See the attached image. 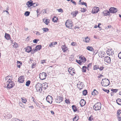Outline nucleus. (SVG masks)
<instances>
[{"label": "nucleus", "instance_id": "7c9ffc66", "mask_svg": "<svg viewBox=\"0 0 121 121\" xmlns=\"http://www.w3.org/2000/svg\"><path fill=\"white\" fill-rule=\"evenodd\" d=\"M58 20V19L57 17H54L52 19V21H53L54 22H56Z\"/></svg>", "mask_w": 121, "mask_h": 121}, {"label": "nucleus", "instance_id": "6e6d98bb", "mask_svg": "<svg viewBox=\"0 0 121 121\" xmlns=\"http://www.w3.org/2000/svg\"><path fill=\"white\" fill-rule=\"evenodd\" d=\"M71 45L73 46H75L77 45V43L75 42H72L71 44Z\"/></svg>", "mask_w": 121, "mask_h": 121}, {"label": "nucleus", "instance_id": "72a5a7b5", "mask_svg": "<svg viewBox=\"0 0 121 121\" xmlns=\"http://www.w3.org/2000/svg\"><path fill=\"white\" fill-rule=\"evenodd\" d=\"M6 116L7 118L8 119H10L12 117V115L10 114H7Z\"/></svg>", "mask_w": 121, "mask_h": 121}, {"label": "nucleus", "instance_id": "b1692460", "mask_svg": "<svg viewBox=\"0 0 121 121\" xmlns=\"http://www.w3.org/2000/svg\"><path fill=\"white\" fill-rule=\"evenodd\" d=\"M79 58L80 59V60L82 62L84 63L86 61V59L84 57H79Z\"/></svg>", "mask_w": 121, "mask_h": 121}, {"label": "nucleus", "instance_id": "0eeeda50", "mask_svg": "<svg viewBox=\"0 0 121 121\" xmlns=\"http://www.w3.org/2000/svg\"><path fill=\"white\" fill-rule=\"evenodd\" d=\"M46 101L48 102L51 104L52 102L53 99L52 96L50 95L48 96L46 98Z\"/></svg>", "mask_w": 121, "mask_h": 121}, {"label": "nucleus", "instance_id": "603ef678", "mask_svg": "<svg viewBox=\"0 0 121 121\" xmlns=\"http://www.w3.org/2000/svg\"><path fill=\"white\" fill-rule=\"evenodd\" d=\"M93 120V116L91 115L90 117H89L88 118V120L90 121H91L92 120Z\"/></svg>", "mask_w": 121, "mask_h": 121}, {"label": "nucleus", "instance_id": "393cba45", "mask_svg": "<svg viewBox=\"0 0 121 121\" xmlns=\"http://www.w3.org/2000/svg\"><path fill=\"white\" fill-rule=\"evenodd\" d=\"M42 46L41 45H38L36 46L35 48L36 51H37L38 50H39L41 49Z\"/></svg>", "mask_w": 121, "mask_h": 121}, {"label": "nucleus", "instance_id": "680f3d73", "mask_svg": "<svg viewBox=\"0 0 121 121\" xmlns=\"http://www.w3.org/2000/svg\"><path fill=\"white\" fill-rule=\"evenodd\" d=\"M118 56L120 59H121V52L118 54Z\"/></svg>", "mask_w": 121, "mask_h": 121}, {"label": "nucleus", "instance_id": "4be33fe9", "mask_svg": "<svg viewBox=\"0 0 121 121\" xmlns=\"http://www.w3.org/2000/svg\"><path fill=\"white\" fill-rule=\"evenodd\" d=\"M83 41L86 43L89 42L90 40V39L88 37H86L85 38H83Z\"/></svg>", "mask_w": 121, "mask_h": 121}, {"label": "nucleus", "instance_id": "ddd939ff", "mask_svg": "<svg viewBox=\"0 0 121 121\" xmlns=\"http://www.w3.org/2000/svg\"><path fill=\"white\" fill-rule=\"evenodd\" d=\"M104 61L108 63L111 62V59L110 57L108 56H105L104 58Z\"/></svg>", "mask_w": 121, "mask_h": 121}, {"label": "nucleus", "instance_id": "6ab92c4d", "mask_svg": "<svg viewBox=\"0 0 121 121\" xmlns=\"http://www.w3.org/2000/svg\"><path fill=\"white\" fill-rule=\"evenodd\" d=\"M26 51L27 52L29 53L32 50V48L30 46H28L25 48Z\"/></svg>", "mask_w": 121, "mask_h": 121}, {"label": "nucleus", "instance_id": "2f4dec72", "mask_svg": "<svg viewBox=\"0 0 121 121\" xmlns=\"http://www.w3.org/2000/svg\"><path fill=\"white\" fill-rule=\"evenodd\" d=\"M71 67L70 68H69V69L68 70V71L69 72L70 74H71L73 76V74L72 73L71 71L73 69H71Z\"/></svg>", "mask_w": 121, "mask_h": 121}, {"label": "nucleus", "instance_id": "a18cd8bd", "mask_svg": "<svg viewBox=\"0 0 121 121\" xmlns=\"http://www.w3.org/2000/svg\"><path fill=\"white\" fill-rule=\"evenodd\" d=\"M87 91L86 90H85L83 91V95H85L87 94Z\"/></svg>", "mask_w": 121, "mask_h": 121}, {"label": "nucleus", "instance_id": "bf43d9fd", "mask_svg": "<svg viewBox=\"0 0 121 121\" xmlns=\"http://www.w3.org/2000/svg\"><path fill=\"white\" fill-rule=\"evenodd\" d=\"M39 40H38L37 39H35L33 40V41L34 43H37L38 41Z\"/></svg>", "mask_w": 121, "mask_h": 121}, {"label": "nucleus", "instance_id": "79ce46f5", "mask_svg": "<svg viewBox=\"0 0 121 121\" xmlns=\"http://www.w3.org/2000/svg\"><path fill=\"white\" fill-rule=\"evenodd\" d=\"M76 62H77L80 65H82V63L80 60H76Z\"/></svg>", "mask_w": 121, "mask_h": 121}, {"label": "nucleus", "instance_id": "2eb2a0df", "mask_svg": "<svg viewBox=\"0 0 121 121\" xmlns=\"http://www.w3.org/2000/svg\"><path fill=\"white\" fill-rule=\"evenodd\" d=\"M102 14L104 16L108 15H110V12L109 11L105 10L102 12Z\"/></svg>", "mask_w": 121, "mask_h": 121}, {"label": "nucleus", "instance_id": "13d9d810", "mask_svg": "<svg viewBox=\"0 0 121 121\" xmlns=\"http://www.w3.org/2000/svg\"><path fill=\"white\" fill-rule=\"evenodd\" d=\"M121 113V110L120 109L118 110L117 111V114H120Z\"/></svg>", "mask_w": 121, "mask_h": 121}, {"label": "nucleus", "instance_id": "4c0bfd02", "mask_svg": "<svg viewBox=\"0 0 121 121\" xmlns=\"http://www.w3.org/2000/svg\"><path fill=\"white\" fill-rule=\"evenodd\" d=\"M44 31V32H46L49 30V29L48 28H43L42 29Z\"/></svg>", "mask_w": 121, "mask_h": 121}, {"label": "nucleus", "instance_id": "473e14b6", "mask_svg": "<svg viewBox=\"0 0 121 121\" xmlns=\"http://www.w3.org/2000/svg\"><path fill=\"white\" fill-rule=\"evenodd\" d=\"M87 68L86 66H83L82 69V72H85L86 71V69Z\"/></svg>", "mask_w": 121, "mask_h": 121}, {"label": "nucleus", "instance_id": "338daca9", "mask_svg": "<svg viewBox=\"0 0 121 121\" xmlns=\"http://www.w3.org/2000/svg\"><path fill=\"white\" fill-rule=\"evenodd\" d=\"M65 103L67 104H68L70 103L69 100H67V99H66L65 100Z\"/></svg>", "mask_w": 121, "mask_h": 121}, {"label": "nucleus", "instance_id": "a211bd4d", "mask_svg": "<svg viewBox=\"0 0 121 121\" xmlns=\"http://www.w3.org/2000/svg\"><path fill=\"white\" fill-rule=\"evenodd\" d=\"M42 85L43 86L42 88L44 90H46L48 87V84L46 82L43 83Z\"/></svg>", "mask_w": 121, "mask_h": 121}, {"label": "nucleus", "instance_id": "f257e3e1", "mask_svg": "<svg viewBox=\"0 0 121 121\" xmlns=\"http://www.w3.org/2000/svg\"><path fill=\"white\" fill-rule=\"evenodd\" d=\"M110 81L107 79L106 78L103 79L101 82L102 85L104 86H108L109 84Z\"/></svg>", "mask_w": 121, "mask_h": 121}, {"label": "nucleus", "instance_id": "412c9836", "mask_svg": "<svg viewBox=\"0 0 121 121\" xmlns=\"http://www.w3.org/2000/svg\"><path fill=\"white\" fill-rule=\"evenodd\" d=\"M98 93V92L95 89H94L92 92V94L94 95H97Z\"/></svg>", "mask_w": 121, "mask_h": 121}, {"label": "nucleus", "instance_id": "f03ea898", "mask_svg": "<svg viewBox=\"0 0 121 121\" xmlns=\"http://www.w3.org/2000/svg\"><path fill=\"white\" fill-rule=\"evenodd\" d=\"M101 104L99 102H97L93 106L94 109L95 110H100L101 108Z\"/></svg>", "mask_w": 121, "mask_h": 121}, {"label": "nucleus", "instance_id": "8fccbe9b", "mask_svg": "<svg viewBox=\"0 0 121 121\" xmlns=\"http://www.w3.org/2000/svg\"><path fill=\"white\" fill-rule=\"evenodd\" d=\"M12 121H19V120L16 118H13L12 119Z\"/></svg>", "mask_w": 121, "mask_h": 121}, {"label": "nucleus", "instance_id": "c756f323", "mask_svg": "<svg viewBox=\"0 0 121 121\" xmlns=\"http://www.w3.org/2000/svg\"><path fill=\"white\" fill-rule=\"evenodd\" d=\"M5 37L6 39H9L10 38V36L9 34L5 33Z\"/></svg>", "mask_w": 121, "mask_h": 121}, {"label": "nucleus", "instance_id": "4d7b16f0", "mask_svg": "<svg viewBox=\"0 0 121 121\" xmlns=\"http://www.w3.org/2000/svg\"><path fill=\"white\" fill-rule=\"evenodd\" d=\"M57 10L59 12H61V13H62L63 12V9H58Z\"/></svg>", "mask_w": 121, "mask_h": 121}, {"label": "nucleus", "instance_id": "3c124183", "mask_svg": "<svg viewBox=\"0 0 121 121\" xmlns=\"http://www.w3.org/2000/svg\"><path fill=\"white\" fill-rule=\"evenodd\" d=\"M81 11L82 12H86V9L83 8H81Z\"/></svg>", "mask_w": 121, "mask_h": 121}, {"label": "nucleus", "instance_id": "ea45409f", "mask_svg": "<svg viewBox=\"0 0 121 121\" xmlns=\"http://www.w3.org/2000/svg\"><path fill=\"white\" fill-rule=\"evenodd\" d=\"M78 119V117L76 116L73 119V121H77Z\"/></svg>", "mask_w": 121, "mask_h": 121}, {"label": "nucleus", "instance_id": "f704fd0d", "mask_svg": "<svg viewBox=\"0 0 121 121\" xmlns=\"http://www.w3.org/2000/svg\"><path fill=\"white\" fill-rule=\"evenodd\" d=\"M72 109L73 111L74 112H76L77 110V108L75 105H73L72 106Z\"/></svg>", "mask_w": 121, "mask_h": 121}, {"label": "nucleus", "instance_id": "052dcab7", "mask_svg": "<svg viewBox=\"0 0 121 121\" xmlns=\"http://www.w3.org/2000/svg\"><path fill=\"white\" fill-rule=\"evenodd\" d=\"M31 53L32 54H34L35 52L36 51H37L35 49V48L34 50H31Z\"/></svg>", "mask_w": 121, "mask_h": 121}, {"label": "nucleus", "instance_id": "4468645a", "mask_svg": "<svg viewBox=\"0 0 121 121\" xmlns=\"http://www.w3.org/2000/svg\"><path fill=\"white\" fill-rule=\"evenodd\" d=\"M24 76H21L19 78L18 81L20 83H22L24 82Z\"/></svg>", "mask_w": 121, "mask_h": 121}, {"label": "nucleus", "instance_id": "c03bdc74", "mask_svg": "<svg viewBox=\"0 0 121 121\" xmlns=\"http://www.w3.org/2000/svg\"><path fill=\"white\" fill-rule=\"evenodd\" d=\"M13 47L14 48H16L18 47V45L17 44L16 42H14L13 45Z\"/></svg>", "mask_w": 121, "mask_h": 121}, {"label": "nucleus", "instance_id": "7ed1b4c3", "mask_svg": "<svg viewBox=\"0 0 121 121\" xmlns=\"http://www.w3.org/2000/svg\"><path fill=\"white\" fill-rule=\"evenodd\" d=\"M7 87L9 89H10L13 87L15 85L13 81H12L11 80L9 81V82L7 81L6 82Z\"/></svg>", "mask_w": 121, "mask_h": 121}, {"label": "nucleus", "instance_id": "6e6552de", "mask_svg": "<svg viewBox=\"0 0 121 121\" xmlns=\"http://www.w3.org/2000/svg\"><path fill=\"white\" fill-rule=\"evenodd\" d=\"M106 53L109 56H112L114 54V51L111 49H109L107 50Z\"/></svg>", "mask_w": 121, "mask_h": 121}, {"label": "nucleus", "instance_id": "774afa93", "mask_svg": "<svg viewBox=\"0 0 121 121\" xmlns=\"http://www.w3.org/2000/svg\"><path fill=\"white\" fill-rule=\"evenodd\" d=\"M54 44H53V43H52L50 44H49V46L50 47H51L52 46L53 47L54 46Z\"/></svg>", "mask_w": 121, "mask_h": 121}, {"label": "nucleus", "instance_id": "09e8293b", "mask_svg": "<svg viewBox=\"0 0 121 121\" xmlns=\"http://www.w3.org/2000/svg\"><path fill=\"white\" fill-rule=\"evenodd\" d=\"M33 6L34 7H35L39 5V4L37 3H33Z\"/></svg>", "mask_w": 121, "mask_h": 121}, {"label": "nucleus", "instance_id": "423d86ee", "mask_svg": "<svg viewBox=\"0 0 121 121\" xmlns=\"http://www.w3.org/2000/svg\"><path fill=\"white\" fill-rule=\"evenodd\" d=\"M65 25L67 27L70 28H71L73 25L72 22L70 20H67L65 23Z\"/></svg>", "mask_w": 121, "mask_h": 121}, {"label": "nucleus", "instance_id": "de8ad7c7", "mask_svg": "<svg viewBox=\"0 0 121 121\" xmlns=\"http://www.w3.org/2000/svg\"><path fill=\"white\" fill-rule=\"evenodd\" d=\"M102 90L104 91L107 92V93H108L109 92V90L105 89L104 88H102Z\"/></svg>", "mask_w": 121, "mask_h": 121}, {"label": "nucleus", "instance_id": "a878e982", "mask_svg": "<svg viewBox=\"0 0 121 121\" xmlns=\"http://www.w3.org/2000/svg\"><path fill=\"white\" fill-rule=\"evenodd\" d=\"M86 49L88 50L91 51L93 52L94 49L92 47L88 46L87 47Z\"/></svg>", "mask_w": 121, "mask_h": 121}, {"label": "nucleus", "instance_id": "c9c22d12", "mask_svg": "<svg viewBox=\"0 0 121 121\" xmlns=\"http://www.w3.org/2000/svg\"><path fill=\"white\" fill-rule=\"evenodd\" d=\"M22 102L24 103H26L27 101L26 99L25 98H21Z\"/></svg>", "mask_w": 121, "mask_h": 121}, {"label": "nucleus", "instance_id": "20e7f679", "mask_svg": "<svg viewBox=\"0 0 121 121\" xmlns=\"http://www.w3.org/2000/svg\"><path fill=\"white\" fill-rule=\"evenodd\" d=\"M42 84L39 83H38L36 85L35 88L37 91L41 92L42 90Z\"/></svg>", "mask_w": 121, "mask_h": 121}, {"label": "nucleus", "instance_id": "864d4df0", "mask_svg": "<svg viewBox=\"0 0 121 121\" xmlns=\"http://www.w3.org/2000/svg\"><path fill=\"white\" fill-rule=\"evenodd\" d=\"M36 64L35 63H33L32 64V68H34L36 66Z\"/></svg>", "mask_w": 121, "mask_h": 121}, {"label": "nucleus", "instance_id": "49530a36", "mask_svg": "<svg viewBox=\"0 0 121 121\" xmlns=\"http://www.w3.org/2000/svg\"><path fill=\"white\" fill-rule=\"evenodd\" d=\"M99 69V66L97 65L94 66L93 67V69L94 70H96L97 69Z\"/></svg>", "mask_w": 121, "mask_h": 121}, {"label": "nucleus", "instance_id": "0e129e2a", "mask_svg": "<svg viewBox=\"0 0 121 121\" xmlns=\"http://www.w3.org/2000/svg\"><path fill=\"white\" fill-rule=\"evenodd\" d=\"M104 67L103 66L100 67H99V69L100 71L104 69Z\"/></svg>", "mask_w": 121, "mask_h": 121}, {"label": "nucleus", "instance_id": "c85d7f7f", "mask_svg": "<svg viewBox=\"0 0 121 121\" xmlns=\"http://www.w3.org/2000/svg\"><path fill=\"white\" fill-rule=\"evenodd\" d=\"M117 103L119 105H121V99L119 98L116 100Z\"/></svg>", "mask_w": 121, "mask_h": 121}, {"label": "nucleus", "instance_id": "1a4fd4ad", "mask_svg": "<svg viewBox=\"0 0 121 121\" xmlns=\"http://www.w3.org/2000/svg\"><path fill=\"white\" fill-rule=\"evenodd\" d=\"M99 11V8L97 7H95L92 9V12L93 13H97Z\"/></svg>", "mask_w": 121, "mask_h": 121}, {"label": "nucleus", "instance_id": "e433bc0d", "mask_svg": "<svg viewBox=\"0 0 121 121\" xmlns=\"http://www.w3.org/2000/svg\"><path fill=\"white\" fill-rule=\"evenodd\" d=\"M31 81L30 80H28L26 82V85L27 86H29V85Z\"/></svg>", "mask_w": 121, "mask_h": 121}, {"label": "nucleus", "instance_id": "5701e85b", "mask_svg": "<svg viewBox=\"0 0 121 121\" xmlns=\"http://www.w3.org/2000/svg\"><path fill=\"white\" fill-rule=\"evenodd\" d=\"M61 48L64 52H65L67 50V48L65 45H62L61 46Z\"/></svg>", "mask_w": 121, "mask_h": 121}, {"label": "nucleus", "instance_id": "cd10ccee", "mask_svg": "<svg viewBox=\"0 0 121 121\" xmlns=\"http://www.w3.org/2000/svg\"><path fill=\"white\" fill-rule=\"evenodd\" d=\"M17 67L20 68V66L22 64V63L21 61H17Z\"/></svg>", "mask_w": 121, "mask_h": 121}, {"label": "nucleus", "instance_id": "58836bf2", "mask_svg": "<svg viewBox=\"0 0 121 121\" xmlns=\"http://www.w3.org/2000/svg\"><path fill=\"white\" fill-rule=\"evenodd\" d=\"M30 14V12L29 11H26L24 14V15L26 16H28Z\"/></svg>", "mask_w": 121, "mask_h": 121}, {"label": "nucleus", "instance_id": "5fc2aeb1", "mask_svg": "<svg viewBox=\"0 0 121 121\" xmlns=\"http://www.w3.org/2000/svg\"><path fill=\"white\" fill-rule=\"evenodd\" d=\"M113 92H116L118 91V90L117 89H112L111 90Z\"/></svg>", "mask_w": 121, "mask_h": 121}, {"label": "nucleus", "instance_id": "37998d69", "mask_svg": "<svg viewBox=\"0 0 121 121\" xmlns=\"http://www.w3.org/2000/svg\"><path fill=\"white\" fill-rule=\"evenodd\" d=\"M11 77L10 76H7V77L5 78V80L8 79V81L9 82V81H10L11 79H10Z\"/></svg>", "mask_w": 121, "mask_h": 121}, {"label": "nucleus", "instance_id": "dca6fc26", "mask_svg": "<svg viewBox=\"0 0 121 121\" xmlns=\"http://www.w3.org/2000/svg\"><path fill=\"white\" fill-rule=\"evenodd\" d=\"M33 1L31 0L27 2L26 3V5H27L28 7H29L33 5Z\"/></svg>", "mask_w": 121, "mask_h": 121}, {"label": "nucleus", "instance_id": "a19ab883", "mask_svg": "<svg viewBox=\"0 0 121 121\" xmlns=\"http://www.w3.org/2000/svg\"><path fill=\"white\" fill-rule=\"evenodd\" d=\"M74 59V56H73L71 55L69 57V60L70 61H72Z\"/></svg>", "mask_w": 121, "mask_h": 121}, {"label": "nucleus", "instance_id": "bb28decb", "mask_svg": "<svg viewBox=\"0 0 121 121\" xmlns=\"http://www.w3.org/2000/svg\"><path fill=\"white\" fill-rule=\"evenodd\" d=\"M78 12L77 11H74L72 12L71 13V14L73 16L75 17L76 15L78 14Z\"/></svg>", "mask_w": 121, "mask_h": 121}, {"label": "nucleus", "instance_id": "9b49d317", "mask_svg": "<svg viewBox=\"0 0 121 121\" xmlns=\"http://www.w3.org/2000/svg\"><path fill=\"white\" fill-rule=\"evenodd\" d=\"M84 85H83V83L82 82H79L77 84V86L78 88L81 90L84 87Z\"/></svg>", "mask_w": 121, "mask_h": 121}, {"label": "nucleus", "instance_id": "aec40b11", "mask_svg": "<svg viewBox=\"0 0 121 121\" xmlns=\"http://www.w3.org/2000/svg\"><path fill=\"white\" fill-rule=\"evenodd\" d=\"M43 22L46 25H48V24L49 23V19H43Z\"/></svg>", "mask_w": 121, "mask_h": 121}, {"label": "nucleus", "instance_id": "e2e57ef3", "mask_svg": "<svg viewBox=\"0 0 121 121\" xmlns=\"http://www.w3.org/2000/svg\"><path fill=\"white\" fill-rule=\"evenodd\" d=\"M81 4L82 5H85L86 6H87V4L86 3L84 2H82L81 3Z\"/></svg>", "mask_w": 121, "mask_h": 121}, {"label": "nucleus", "instance_id": "9d476101", "mask_svg": "<svg viewBox=\"0 0 121 121\" xmlns=\"http://www.w3.org/2000/svg\"><path fill=\"white\" fill-rule=\"evenodd\" d=\"M117 9L114 7H111L109 9V11L110 13H114L117 12Z\"/></svg>", "mask_w": 121, "mask_h": 121}, {"label": "nucleus", "instance_id": "39448f33", "mask_svg": "<svg viewBox=\"0 0 121 121\" xmlns=\"http://www.w3.org/2000/svg\"><path fill=\"white\" fill-rule=\"evenodd\" d=\"M47 75L45 72H43L40 73L39 74V78L40 79L43 80L45 79L46 78Z\"/></svg>", "mask_w": 121, "mask_h": 121}, {"label": "nucleus", "instance_id": "69168bd1", "mask_svg": "<svg viewBox=\"0 0 121 121\" xmlns=\"http://www.w3.org/2000/svg\"><path fill=\"white\" fill-rule=\"evenodd\" d=\"M71 0V2L72 3L74 4L75 5H76V3L75 1H73V0Z\"/></svg>", "mask_w": 121, "mask_h": 121}, {"label": "nucleus", "instance_id": "f3484780", "mask_svg": "<svg viewBox=\"0 0 121 121\" xmlns=\"http://www.w3.org/2000/svg\"><path fill=\"white\" fill-rule=\"evenodd\" d=\"M86 103V102L83 99H82L80 101V104L81 107L84 106Z\"/></svg>", "mask_w": 121, "mask_h": 121}, {"label": "nucleus", "instance_id": "f8f14e48", "mask_svg": "<svg viewBox=\"0 0 121 121\" xmlns=\"http://www.w3.org/2000/svg\"><path fill=\"white\" fill-rule=\"evenodd\" d=\"M63 97H61L60 96H57L56 100V102L57 103H60L63 101Z\"/></svg>", "mask_w": 121, "mask_h": 121}]
</instances>
